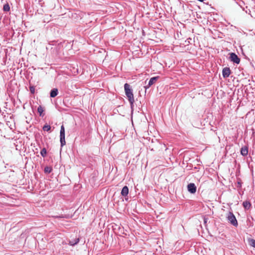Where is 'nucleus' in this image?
Wrapping results in <instances>:
<instances>
[{
  "mask_svg": "<svg viewBox=\"0 0 255 255\" xmlns=\"http://www.w3.org/2000/svg\"><path fill=\"white\" fill-rule=\"evenodd\" d=\"M133 130L135 131V132H136V131L135 130V128H133Z\"/></svg>",
  "mask_w": 255,
  "mask_h": 255,
  "instance_id": "a878e982",
  "label": "nucleus"
},
{
  "mask_svg": "<svg viewBox=\"0 0 255 255\" xmlns=\"http://www.w3.org/2000/svg\"><path fill=\"white\" fill-rule=\"evenodd\" d=\"M43 111H44L43 108L42 106H39L37 108V112L39 113L40 116H42V117L43 116Z\"/></svg>",
  "mask_w": 255,
  "mask_h": 255,
  "instance_id": "4468645a",
  "label": "nucleus"
},
{
  "mask_svg": "<svg viewBox=\"0 0 255 255\" xmlns=\"http://www.w3.org/2000/svg\"><path fill=\"white\" fill-rule=\"evenodd\" d=\"M3 10L4 11H8L10 10V6L8 3H6V4H4L3 7Z\"/></svg>",
  "mask_w": 255,
  "mask_h": 255,
  "instance_id": "dca6fc26",
  "label": "nucleus"
},
{
  "mask_svg": "<svg viewBox=\"0 0 255 255\" xmlns=\"http://www.w3.org/2000/svg\"><path fill=\"white\" fill-rule=\"evenodd\" d=\"M249 150H248V146L245 145L243 146L241 149V153L244 156H246L248 154Z\"/></svg>",
  "mask_w": 255,
  "mask_h": 255,
  "instance_id": "1a4fd4ad",
  "label": "nucleus"
},
{
  "mask_svg": "<svg viewBox=\"0 0 255 255\" xmlns=\"http://www.w3.org/2000/svg\"><path fill=\"white\" fill-rule=\"evenodd\" d=\"M53 217L55 218H67V216L66 215H61L60 216H54Z\"/></svg>",
  "mask_w": 255,
  "mask_h": 255,
  "instance_id": "a211bd4d",
  "label": "nucleus"
},
{
  "mask_svg": "<svg viewBox=\"0 0 255 255\" xmlns=\"http://www.w3.org/2000/svg\"><path fill=\"white\" fill-rule=\"evenodd\" d=\"M128 194V188L127 186H125L121 191V194L123 196H127Z\"/></svg>",
  "mask_w": 255,
  "mask_h": 255,
  "instance_id": "9b49d317",
  "label": "nucleus"
},
{
  "mask_svg": "<svg viewBox=\"0 0 255 255\" xmlns=\"http://www.w3.org/2000/svg\"><path fill=\"white\" fill-rule=\"evenodd\" d=\"M231 74V70L228 67H225L223 68L222 70V75L224 78H228L229 77Z\"/></svg>",
  "mask_w": 255,
  "mask_h": 255,
  "instance_id": "423d86ee",
  "label": "nucleus"
},
{
  "mask_svg": "<svg viewBox=\"0 0 255 255\" xmlns=\"http://www.w3.org/2000/svg\"><path fill=\"white\" fill-rule=\"evenodd\" d=\"M44 171L46 173H50L52 171V168L51 166H46L44 168Z\"/></svg>",
  "mask_w": 255,
  "mask_h": 255,
  "instance_id": "2eb2a0df",
  "label": "nucleus"
},
{
  "mask_svg": "<svg viewBox=\"0 0 255 255\" xmlns=\"http://www.w3.org/2000/svg\"><path fill=\"white\" fill-rule=\"evenodd\" d=\"M58 94V90L57 88L52 89L50 93V96L51 98H54L57 96Z\"/></svg>",
  "mask_w": 255,
  "mask_h": 255,
  "instance_id": "9d476101",
  "label": "nucleus"
},
{
  "mask_svg": "<svg viewBox=\"0 0 255 255\" xmlns=\"http://www.w3.org/2000/svg\"><path fill=\"white\" fill-rule=\"evenodd\" d=\"M29 90L31 94H34L35 92V87L33 86L29 87Z\"/></svg>",
  "mask_w": 255,
  "mask_h": 255,
  "instance_id": "6ab92c4d",
  "label": "nucleus"
},
{
  "mask_svg": "<svg viewBox=\"0 0 255 255\" xmlns=\"http://www.w3.org/2000/svg\"><path fill=\"white\" fill-rule=\"evenodd\" d=\"M60 141L61 144V147H63L64 145L66 144L65 128H61L60 129Z\"/></svg>",
  "mask_w": 255,
  "mask_h": 255,
  "instance_id": "7ed1b4c3",
  "label": "nucleus"
},
{
  "mask_svg": "<svg viewBox=\"0 0 255 255\" xmlns=\"http://www.w3.org/2000/svg\"><path fill=\"white\" fill-rule=\"evenodd\" d=\"M42 128H51L50 126V125H48L47 124H46L45 125H44L43 126V127Z\"/></svg>",
  "mask_w": 255,
  "mask_h": 255,
  "instance_id": "4be33fe9",
  "label": "nucleus"
},
{
  "mask_svg": "<svg viewBox=\"0 0 255 255\" xmlns=\"http://www.w3.org/2000/svg\"><path fill=\"white\" fill-rule=\"evenodd\" d=\"M243 206L245 210H249L251 208L252 204L250 202L248 201H245L243 203Z\"/></svg>",
  "mask_w": 255,
  "mask_h": 255,
  "instance_id": "f8f14e48",
  "label": "nucleus"
},
{
  "mask_svg": "<svg viewBox=\"0 0 255 255\" xmlns=\"http://www.w3.org/2000/svg\"><path fill=\"white\" fill-rule=\"evenodd\" d=\"M227 218L228 222L232 225L235 227H237L238 226V221L236 218V217L232 212H229L227 215Z\"/></svg>",
  "mask_w": 255,
  "mask_h": 255,
  "instance_id": "f03ea898",
  "label": "nucleus"
},
{
  "mask_svg": "<svg viewBox=\"0 0 255 255\" xmlns=\"http://www.w3.org/2000/svg\"><path fill=\"white\" fill-rule=\"evenodd\" d=\"M158 78V76L151 78L148 82L147 85L144 87L146 89L149 88L150 86H151L153 84L155 83V82L157 80Z\"/></svg>",
  "mask_w": 255,
  "mask_h": 255,
  "instance_id": "0eeeda50",
  "label": "nucleus"
},
{
  "mask_svg": "<svg viewBox=\"0 0 255 255\" xmlns=\"http://www.w3.org/2000/svg\"><path fill=\"white\" fill-rule=\"evenodd\" d=\"M79 242V238H76L73 240L69 241V244L71 246H74L77 244Z\"/></svg>",
  "mask_w": 255,
  "mask_h": 255,
  "instance_id": "ddd939ff",
  "label": "nucleus"
},
{
  "mask_svg": "<svg viewBox=\"0 0 255 255\" xmlns=\"http://www.w3.org/2000/svg\"><path fill=\"white\" fill-rule=\"evenodd\" d=\"M43 129L46 130V131H47L48 132H51V128H43Z\"/></svg>",
  "mask_w": 255,
  "mask_h": 255,
  "instance_id": "5701e85b",
  "label": "nucleus"
},
{
  "mask_svg": "<svg viewBox=\"0 0 255 255\" xmlns=\"http://www.w3.org/2000/svg\"><path fill=\"white\" fill-rule=\"evenodd\" d=\"M124 88L126 95L127 96L128 101L130 103L131 109H132L133 107V103L134 102L132 90L130 88V85L128 83H126L125 84Z\"/></svg>",
  "mask_w": 255,
  "mask_h": 255,
  "instance_id": "f257e3e1",
  "label": "nucleus"
},
{
  "mask_svg": "<svg viewBox=\"0 0 255 255\" xmlns=\"http://www.w3.org/2000/svg\"><path fill=\"white\" fill-rule=\"evenodd\" d=\"M23 142L22 141H20L19 139H16L15 140V142L14 143V145L15 146V148L17 150H20L22 149V146L23 145Z\"/></svg>",
  "mask_w": 255,
  "mask_h": 255,
  "instance_id": "6e6552de",
  "label": "nucleus"
},
{
  "mask_svg": "<svg viewBox=\"0 0 255 255\" xmlns=\"http://www.w3.org/2000/svg\"><path fill=\"white\" fill-rule=\"evenodd\" d=\"M40 154L43 157H45L46 156L47 151L45 148H43L41 150Z\"/></svg>",
  "mask_w": 255,
  "mask_h": 255,
  "instance_id": "f3484780",
  "label": "nucleus"
},
{
  "mask_svg": "<svg viewBox=\"0 0 255 255\" xmlns=\"http://www.w3.org/2000/svg\"><path fill=\"white\" fill-rule=\"evenodd\" d=\"M230 59L231 61L236 64H239L240 62V59L238 55L235 53H231L230 54Z\"/></svg>",
  "mask_w": 255,
  "mask_h": 255,
  "instance_id": "20e7f679",
  "label": "nucleus"
},
{
  "mask_svg": "<svg viewBox=\"0 0 255 255\" xmlns=\"http://www.w3.org/2000/svg\"><path fill=\"white\" fill-rule=\"evenodd\" d=\"M61 128H64L63 125H62V126H61Z\"/></svg>",
  "mask_w": 255,
  "mask_h": 255,
  "instance_id": "b1692460",
  "label": "nucleus"
},
{
  "mask_svg": "<svg viewBox=\"0 0 255 255\" xmlns=\"http://www.w3.org/2000/svg\"><path fill=\"white\" fill-rule=\"evenodd\" d=\"M188 191L192 194H194L196 192V186L194 183H190L187 185Z\"/></svg>",
  "mask_w": 255,
  "mask_h": 255,
  "instance_id": "39448f33",
  "label": "nucleus"
},
{
  "mask_svg": "<svg viewBox=\"0 0 255 255\" xmlns=\"http://www.w3.org/2000/svg\"><path fill=\"white\" fill-rule=\"evenodd\" d=\"M12 129V128H9V130H10V131H11V130Z\"/></svg>",
  "mask_w": 255,
  "mask_h": 255,
  "instance_id": "393cba45",
  "label": "nucleus"
},
{
  "mask_svg": "<svg viewBox=\"0 0 255 255\" xmlns=\"http://www.w3.org/2000/svg\"><path fill=\"white\" fill-rule=\"evenodd\" d=\"M241 186H242V182H241V180H240L237 182V187H238V188H241Z\"/></svg>",
  "mask_w": 255,
  "mask_h": 255,
  "instance_id": "412c9836",
  "label": "nucleus"
},
{
  "mask_svg": "<svg viewBox=\"0 0 255 255\" xmlns=\"http://www.w3.org/2000/svg\"><path fill=\"white\" fill-rule=\"evenodd\" d=\"M250 245L255 248V240H254V239H251L250 241Z\"/></svg>",
  "mask_w": 255,
  "mask_h": 255,
  "instance_id": "aec40b11",
  "label": "nucleus"
}]
</instances>
